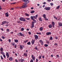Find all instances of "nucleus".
Returning a JSON list of instances; mask_svg holds the SVG:
<instances>
[{"instance_id": "obj_49", "label": "nucleus", "mask_w": 62, "mask_h": 62, "mask_svg": "<svg viewBox=\"0 0 62 62\" xmlns=\"http://www.w3.org/2000/svg\"><path fill=\"white\" fill-rule=\"evenodd\" d=\"M55 38L56 39H58V37H55Z\"/></svg>"}, {"instance_id": "obj_19", "label": "nucleus", "mask_w": 62, "mask_h": 62, "mask_svg": "<svg viewBox=\"0 0 62 62\" xmlns=\"http://www.w3.org/2000/svg\"><path fill=\"white\" fill-rule=\"evenodd\" d=\"M23 55L24 56H26V57L27 56V54L26 53H24L23 54Z\"/></svg>"}, {"instance_id": "obj_21", "label": "nucleus", "mask_w": 62, "mask_h": 62, "mask_svg": "<svg viewBox=\"0 0 62 62\" xmlns=\"http://www.w3.org/2000/svg\"><path fill=\"white\" fill-rule=\"evenodd\" d=\"M15 44V43L14 42H12V43H11V45H12V46H14Z\"/></svg>"}, {"instance_id": "obj_52", "label": "nucleus", "mask_w": 62, "mask_h": 62, "mask_svg": "<svg viewBox=\"0 0 62 62\" xmlns=\"http://www.w3.org/2000/svg\"><path fill=\"white\" fill-rule=\"evenodd\" d=\"M15 61L16 62H18V60H17L16 59H15Z\"/></svg>"}, {"instance_id": "obj_60", "label": "nucleus", "mask_w": 62, "mask_h": 62, "mask_svg": "<svg viewBox=\"0 0 62 62\" xmlns=\"http://www.w3.org/2000/svg\"><path fill=\"white\" fill-rule=\"evenodd\" d=\"M36 62H38V60L37 59L36 60Z\"/></svg>"}, {"instance_id": "obj_4", "label": "nucleus", "mask_w": 62, "mask_h": 62, "mask_svg": "<svg viewBox=\"0 0 62 62\" xmlns=\"http://www.w3.org/2000/svg\"><path fill=\"white\" fill-rule=\"evenodd\" d=\"M44 9L46 10H50L51 8L50 7H46L44 8Z\"/></svg>"}, {"instance_id": "obj_53", "label": "nucleus", "mask_w": 62, "mask_h": 62, "mask_svg": "<svg viewBox=\"0 0 62 62\" xmlns=\"http://www.w3.org/2000/svg\"><path fill=\"white\" fill-rule=\"evenodd\" d=\"M8 41L10 43V42H11V40L10 39H9L8 40Z\"/></svg>"}, {"instance_id": "obj_34", "label": "nucleus", "mask_w": 62, "mask_h": 62, "mask_svg": "<svg viewBox=\"0 0 62 62\" xmlns=\"http://www.w3.org/2000/svg\"><path fill=\"white\" fill-rule=\"evenodd\" d=\"M25 19H26V20H30V18H25Z\"/></svg>"}, {"instance_id": "obj_10", "label": "nucleus", "mask_w": 62, "mask_h": 62, "mask_svg": "<svg viewBox=\"0 0 62 62\" xmlns=\"http://www.w3.org/2000/svg\"><path fill=\"white\" fill-rule=\"evenodd\" d=\"M6 55L7 56V58H8V57H9V54L8 52H6Z\"/></svg>"}, {"instance_id": "obj_22", "label": "nucleus", "mask_w": 62, "mask_h": 62, "mask_svg": "<svg viewBox=\"0 0 62 62\" xmlns=\"http://www.w3.org/2000/svg\"><path fill=\"white\" fill-rule=\"evenodd\" d=\"M5 14L6 17L8 16V13H5Z\"/></svg>"}, {"instance_id": "obj_7", "label": "nucleus", "mask_w": 62, "mask_h": 62, "mask_svg": "<svg viewBox=\"0 0 62 62\" xmlns=\"http://www.w3.org/2000/svg\"><path fill=\"white\" fill-rule=\"evenodd\" d=\"M31 57L32 60H33L34 61H35V59H36V57H34V55H31Z\"/></svg>"}, {"instance_id": "obj_23", "label": "nucleus", "mask_w": 62, "mask_h": 62, "mask_svg": "<svg viewBox=\"0 0 62 62\" xmlns=\"http://www.w3.org/2000/svg\"><path fill=\"white\" fill-rule=\"evenodd\" d=\"M14 41L16 43H17V42H18V40L17 39L15 40Z\"/></svg>"}, {"instance_id": "obj_2", "label": "nucleus", "mask_w": 62, "mask_h": 62, "mask_svg": "<svg viewBox=\"0 0 62 62\" xmlns=\"http://www.w3.org/2000/svg\"><path fill=\"white\" fill-rule=\"evenodd\" d=\"M19 20L21 21H23V22H25L26 20L23 17H21L19 18Z\"/></svg>"}, {"instance_id": "obj_15", "label": "nucleus", "mask_w": 62, "mask_h": 62, "mask_svg": "<svg viewBox=\"0 0 62 62\" xmlns=\"http://www.w3.org/2000/svg\"><path fill=\"white\" fill-rule=\"evenodd\" d=\"M24 61V59L21 58V59H20V62H23Z\"/></svg>"}, {"instance_id": "obj_36", "label": "nucleus", "mask_w": 62, "mask_h": 62, "mask_svg": "<svg viewBox=\"0 0 62 62\" xmlns=\"http://www.w3.org/2000/svg\"><path fill=\"white\" fill-rule=\"evenodd\" d=\"M24 43H26V42H28V40H26L25 41H24Z\"/></svg>"}, {"instance_id": "obj_31", "label": "nucleus", "mask_w": 62, "mask_h": 62, "mask_svg": "<svg viewBox=\"0 0 62 62\" xmlns=\"http://www.w3.org/2000/svg\"><path fill=\"white\" fill-rule=\"evenodd\" d=\"M35 12V11H32L31 12V13H34Z\"/></svg>"}, {"instance_id": "obj_9", "label": "nucleus", "mask_w": 62, "mask_h": 62, "mask_svg": "<svg viewBox=\"0 0 62 62\" xmlns=\"http://www.w3.org/2000/svg\"><path fill=\"white\" fill-rule=\"evenodd\" d=\"M34 22H32V24H31V28H33L34 27Z\"/></svg>"}, {"instance_id": "obj_37", "label": "nucleus", "mask_w": 62, "mask_h": 62, "mask_svg": "<svg viewBox=\"0 0 62 62\" xmlns=\"http://www.w3.org/2000/svg\"><path fill=\"white\" fill-rule=\"evenodd\" d=\"M0 51H3V48L2 47H1L0 49Z\"/></svg>"}, {"instance_id": "obj_20", "label": "nucleus", "mask_w": 62, "mask_h": 62, "mask_svg": "<svg viewBox=\"0 0 62 62\" xmlns=\"http://www.w3.org/2000/svg\"><path fill=\"white\" fill-rule=\"evenodd\" d=\"M26 7V6L24 5H23V6H22L21 8H24Z\"/></svg>"}, {"instance_id": "obj_18", "label": "nucleus", "mask_w": 62, "mask_h": 62, "mask_svg": "<svg viewBox=\"0 0 62 62\" xmlns=\"http://www.w3.org/2000/svg\"><path fill=\"white\" fill-rule=\"evenodd\" d=\"M58 25L59 26H62V23H59Z\"/></svg>"}, {"instance_id": "obj_41", "label": "nucleus", "mask_w": 62, "mask_h": 62, "mask_svg": "<svg viewBox=\"0 0 62 62\" xmlns=\"http://www.w3.org/2000/svg\"><path fill=\"white\" fill-rule=\"evenodd\" d=\"M3 55L4 58H6V55H5V54H3Z\"/></svg>"}, {"instance_id": "obj_14", "label": "nucleus", "mask_w": 62, "mask_h": 62, "mask_svg": "<svg viewBox=\"0 0 62 62\" xmlns=\"http://www.w3.org/2000/svg\"><path fill=\"white\" fill-rule=\"evenodd\" d=\"M31 42L32 44H33L34 43V42H35V40H34V39L32 40Z\"/></svg>"}, {"instance_id": "obj_46", "label": "nucleus", "mask_w": 62, "mask_h": 62, "mask_svg": "<svg viewBox=\"0 0 62 62\" xmlns=\"http://www.w3.org/2000/svg\"><path fill=\"white\" fill-rule=\"evenodd\" d=\"M31 18L32 20H33L34 17H33V16H31Z\"/></svg>"}, {"instance_id": "obj_12", "label": "nucleus", "mask_w": 62, "mask_h": 62, "mask_svg": "<svg viewBox=\"0 0 62 62\" xmlns=\"http://www.w3.org/2000/svg\"><path fill=\"white\" fill-rule=\"evenodd\" d=\"M51 32H48L46 33V34L47 36H49L50 35H51Z\"/></svg>"}, {"instance_id": "obj_29", "label": "nucleus", "mask_w": 62, "mask_h": 62, "mask_svg": "<svg viewBox=\"0 0 62 62\" xmlns=\"http://www.w3.org/2000/svg\"><path fill=\"white\" fill-rule=\"evenodd\" d=\"M24 30V28H21V31H23Z\"/></svg>"}, {"instance_id": "obj_54", "label": "nucleus", "mask_w": 62, "mask_h": 62, "mask_svg": "<svg viewBox=\"0 0 62 62\" xmlns=\"http://www.w3.org/2000/svg\"><path fill=\"white\" fill-rule=\"evenodd\" d=\"M45 19V20H47V21H48V19L47 18H46Z\"/></svg>"}, {"instance_id": "obj_64", "label": "nucleus", "mask_w": 62, "mask_h": 62, "mask_svg": "<svg viewBox=\"0 0 62 62\" xmlns=\"http://www.w3.org/2000/svg\"><path fill=\"white\" fill-rule=\"evenodd\" d=\"M8 24H6L5 25V26H8Z\"/></svg>"}, {"instance_id": "obj_62", "label": "nucleus", "mask_w": 62, "mask_h": 62, "mask_svg": "<svg viewBox=\"0 0 62 62\" xmlns=\"http://www.w3.org/2000/svg\"><path fill=\"white\" fill-rule=\"evenodd\" d=\"M1 30H2V31H4V30L3 29V28H1Z\"/></svg>"}, {"instance_id": "obj_8", "label": "nucleus", "mask_w": 62, "mask_h": 62, "mask_svg": "<svg viewBox=\"0 0 62 62\" xmlns=\"http://www.w3.org/2000/svg\"><path fill=\"white\" fill-rule=\"evenodd\" d=\"M39 42L41 43L42 45H43V42L42 40H39Z\"/></svg>"}, {"instance_id": "obj_56", "label": "nucleus", "mask_w": 62, "mask_h": 62, "mask_svg": "<svg viewBox=\"0 0 62 62\" xmlns=\"http://www.w3.org/2000/svg\"><path fill=\"white\" fill-rule=\"evenodd\" d=\"M2 1L3 2H5L6 1V0H2Z\"/></svg>"}, {"instance_id": "obj_32", "label": "nucleus", "mask_w": 62, "mask_h": 62, "mask_svg": "<svg viewBox=\"0 0 62 62\" xmlns=\"http://www.w3.org/2000/svg\"><path fill=\"white\" fill-rule=\"evenodd\" d=\"M49 39L50 40H52L53 39V37H50Z\"/></svg>"}, {"instance_id": "obj_33", "label": "nucleus", "mask_w": 62, "mask_h": 62, "mask_svg": "<svg viewBox=\"0 0 62 62\" xmlns=\"http://www.w3.org/2000/svg\"><path fill=\"white\" fill-rule=\"evenodd\" d=\"M59 8H60V6H58L57 7V9H58Z\"/></svg>"}, {"instance_id": "obj_28", "label": "nucleus", "mask_w": 62, "mask_h": 62, "mask_svg": "<svg viewBox=\"0 0 62 62\" xmlns=\"http://www.w3.org/2000/svg\"><path fill=\"white\" fill-rule=\"evenodd\" d=\"M27 45H30L31 44V43H30V42L29 41L27 43Z\"/></svg>"}, {"instance_id": "obj_42", "label": "nucleus", "mask_w": 62, "mask_h": 62, "mask_svg": "<svg viewBox=\"0 0 62 62\" xmlns=\"http://www.w3.org/2000/svg\"><path fill=\"white\" fill-rule=\"evenodd\" d=\"M54 19H55L56 20H57V18H56V16H54Z\"/></svg>"}, {"instance_id": "obj_51", "label": "nucleus", "mask_w": 62, "mask_h": 62, "mask_svg": "<svg viewBox=\"0 0 62 62\" xmlns=\"http://www.w3.org/2000/svg\"><path fill=\"white\" fill-rule=\"evenodd\" d=\"M7 32H9V29H7Z\"/></svg>"}, {"instance_id": "obj_57", "label": "nucleus", "mask_w": 62, "mask_h": 62, "mask_svg": "<svg viewBox=\"0 0 62 62\" xmlns=\"http://www.w3.org/2000/svg\"><path fill=\"white\" fill-rule=\"evenodd\" d=\"M33 21H34V22H36V20H35V19H33Z\"/></svg>"}, {"instance_id": "obj_43", "label": "nucleus", "mask_w": 62, "mask_h": 62, "mask_svg": "<svg viewBox=\"0 0 62 62\" xmlns=\"http://www.w3.org/2000/svg\"><path fill=\"white\" fill-rule=\"evenodd\" d=\"M1 56V60H3V57L2 56Z\"/></svg>"}, {"instance_id": "obj_27", "label": "nucleus", "mask_w": 62, "mask_h": 62, "mask_svg": "<svg viewBox=\"0 0 62 62\" xmlns=\"http://www.w3.org/2000/svg\"><path fill=\"white\" fill-rule=\"evenodd\" d=\"M17 23H22L20 21H17Z\"/></svg>"}, {"instance_id": "obj_13", "label": "nucleus", "mask_w": 62, "mask_h": 62, "mask_svg": "<svg viewBox=\"0 0 62 62\" xmlns=\"http://www.w3.org/2000/svg\"><path fill=\"white\" fill-rule=\"evenodd\" d=\"M9 59L10 61H12L13 60V58L12 57H11L9 58Z\"/></svg>"}, {"instance_id": "obj_30", "label": "nucleus", "mask_w": 62, "mask_h": 62, "mask_svg": "<svg viewBox=\"0 0 62 62\" xmlns=\"http://www.w3.org/2000/svg\"><path fill=\"white\" fill-rule=\"evenodd\" d=\"M44 46L45 47H48V45L47 44H45L44 45Z\"/></svg>"}, {"instance_id": "obj_17", "label": "nucleus", "mask_w": 62, "mask_h": 62, "mask_svg": "<svg viewBox=\"0 0 62 62\" xmlns=\"http://www.w3.org/2000/svg\"><path fill=\"white\" fill-rule=\"evenodd\" d=\"M52 25L51 24L49 25H48V27H49V28H52V27H53V26H52Z\"/></svg>"}, {"instance_id": "obj_59", "label": "nucleus", "mask_w": 62, "mask_h": 62, "mask_svg": "<svg viewBox=\"0 0 62 62\" xmlns=\"http://www.w3.org/2000/svg\"><path fill=\"white\" fill-rule=\"evenodd\" d=\"M16 2H13V3H12V4H16Z\"/></svg>"}, {"instance_id": "obj_1", "label": "nucleus", "mask_w": 62, "mask_h": 62, "mask_svg": "<svg viewBox=\"0 0 62 62\" xmlns=\"http://www.w3.org/2000/svg\"><path fill=\"white\" fill-rule=\"evenodd\" d=\"M24 2H26V3H24L23 4V5L24 6H26V5H27V3H29V1H28V0H22Z\"/></svg>"}, {"instance_id": "obj_26", "label": "nucleus", "mask_w": 62, "mask_h": 62, "mask_svg": "<svg viewBox=\"0 0 62 62\" xmlns=\"http://www.w3.org/2000/svg\"><path fill=\"white\" fill-rule=\"evenodd\" d=\"M25 16H27L28 17L29 16V14H27L26 13H25Z\"/></svg>"}, {"instance_id": "obj_6", "label": "nucleus", "mask_w": 62, "mask_h": 62, "mask_svg": "<svg viewBox=\"0 0 62 62\" xmlns=\"http://www.w3.org/2000/svg\"><path fill=\"white\" fill-rule=\"evenodd\" d=\"M51 23L53 27L54 28V25H55V23H54V21H52Z\"/></svg>"}, {"instance_id": "obj_25", "label": "nucleus", "mask_w": 62, "mask_h": 62, "mask_svg": "<svg viewBox=\"0 0 62 62\" xmlns=\"http://www.w3.org/2000/svg\"><path fill=\"white\" fill-rule=\"evenodd\" d=\"M43 17L44 18H46V15L44 14L43 15Z\"/></svg>"}, {"instance_id": "obj_44", "label": "nucleus", "mask_w": 62, "mask_h": 62, "mask_svg": "<svg viewBox=\"0 0 62 62\" xmlns=\"http://www.w3.org/2000/svg\"><path fill=\"white\" fill-rule=\"evenodd\" d=\"M42 57V56L41 55H40L39 56V59H41V58Z\"/></svg>"}, {"instance_id": "obj_5", "label": "nucleus", "mask_w": 62, "mask_h": 62, "mask_svg": "<svg viewBox=\"0 0 62 62\" xmlns=\"http://www.w3.org/2000/svg\"><path fill=\"white\" fill-rule=\"evenodd\" d=\"M7 22V21H3L2 23V24H6V23H7V24H8V23H9L8 22Z\"/></svg>"}, {"instance_id": "obj_58", "label": "nucleus", "mask_w": 62, "mask_h": 62, "mask_svg": "<svg viewBox=\"0 0 62 62\" xmlns=\"http://www.w3.org/2000/svg\"><path fill=\"white\" fill-rule=\"evenodd\" d=\"M45 5H43L42 6L43 8H44V7H45Z\"/></svg>"}, {"instance_id": "obj_63", "label": "nucleus", "mask_w": 62, "mask_h": 62, "mask_svg": "<svg viewBox=\"0 0 62 62\" xmlns=\"http://www.w3.org/2000/svg\"><path fill=\"white\" fill-rule=\"evenodd\" d=\"M57 56L58 57V58H59V55H57Z\"/></svg>"}, {"instance_id": "obj_3", "label": "nucleus", "mask_w": 62, "mask_h": 62, "mask_svg": "<svg viewBox=\"0 0 62 62\" xmlns=\"http://www.w3.org/2000/svg\"><path fill=\"white\" fill-rule=\"evenodd\" d=\"M24 46L23 45H19V48L20 49H23V47H24Z\"/></svg>"}, {"instance_id": "obj_35", "label": "nucleus", "mask_w": 62, "mask_h": 62, "mask_svg": "<svg viewBox=\"0 0 62 62\" xmlns=\"http://www.w3.org/2000/svg\"><path fill=\"white\" fill-rule=\"evenodd\" d=\"M0 54H2V55L4 54V53L3 52V51H1V52H0Z\"/></svg>"}, {"instance_id": "obj_39", "label": "nucleus", "mask_w": 62, "mask_h": 62, "mask_svg": "<svg viewBox=\"0 0 62 62\" xmlns=\"http://www.w3.org/2000/svg\"><path fill=\"white\" fill-rule=\"evenodd\" d=\"M34 49L35 50H38V48H37V46L35 47V48H34Z\"/></svg>"}, {"instance_id": "obj_45", "label": "nucleus", "mask_w": 62, "mask_h": 62, "mask_svg": "<svg viewBox=\"0 0 62 62\" xmlns=\"http://www.w3.org/2000/svg\"><path fill=\"white\" fill-rule=\"evenodd\" d=\"M50 4L51 5V6H53L54 5V4L53 3H50Z\"/></svg>"}, {"instance_id": "obj_50", "label": "nucleus", "mask_w": 62, "mask_h": 62, "mask_svg": "<svg viewBox=\"0 0 62 62\" xmlns=\"http://www.w3.org/2000/svg\"><path fill=\"white\" fill-rule=\"evenodd\" d=\"M28 33L29 34V35H31V32L29 31L28 32Z\"/></svg>"}, {"instance_id": "obj_38", "label": "nucleus", "mask_w": 62, "mask_h": 62, "mask_svg": "<svg viewBox=\"0 0 62 62\" xmlns=\"http://www.w3.org/2000/svg\"><path fill=\"white\" fill-rule=\"evenodd\" d=\"M1 38H2V39H5V37H4L3 36H1Z\"/></svg>"}, {"instance_id": "obj_24", "label": "nucleus", "mask_w": 62, "mask_h": 62, "mask_svg": "<svg viewBox=\"0 0 62 62\" xmlns=\"http://www.w3.org/2000/svg\"><path fill=\"white\" fill-rule=\"evenodd\" d=\"M39 30L41 31H42L43 30V28L42 27H41L39 29Z\"/></svg>"}, {"instance_id": "obj_16", "label": "nucleus", "mask_w": 62, "mask_h": 62, "mask_svg": "<svg viewBox=\"0 0 62 62\" xmlns=\"http://www.w3.org/2000/svg\"><path fill=\"white\" fill-rule=\"evenodd\" d=\"M19 34L20 35V36H22V37H23L24 36V35H23L21 32H20L19 33Z\"/></svg>"}, {"instance_id": "obj_61", "label": "nucleus", "mask_w": 62, "mask_h": 62, "mask_svg": "<svg viewBox=\"0 0 62 62\" xmlns=\"http://www.w3.org/2000/svg\"><path fill=\"white\" fill-rule=\"evenodd\" d=\"M16 47H17V45H15V48H16Z\"/></svg>"}, {"instance_id": "obj_48", "label": "nucleus", "mask_w": 62, "mask_h": 62, "mask_svg": "<svg viewBox=\"0 0 62 62\" xmlns=\"http://www.w3.org/2000/svg\"><path fill=\"white\" fill-rule=\"evenodd\" d=\"M30 62H33V59H31V60L30 61Z\"/></svg>"}, {"instance_id": "obj_47", "label": "nucleus", "mask_w": 62, "mask_h": 62, "mask_svg": "<svg viewBox=\"0 0 62 62\" xmlns=\"http://www.w3.org/2000/svg\"><path fill=\"white\" fill-rule=\"evenodd\" d=\"M33 18L35 19H37V18H36V16H33Z\"/></svg>"}, {"instance_id": "obj_55", "label": "nucleus", "mask_w": 62, "mask_h": 62, "mask_svg": "<svg viewBox=\"0 0 62 62\" xmlns=\"http://www.w3.org/2000/svg\"><path fill=\"white\" fill-rule=\"evenodd\" d=\"M18 61H19V62H21V60L20 59H18Z\"/></svg>"}, {"instance_id": "obj_11", "label": "nucleus", "mask_w": 62, "mask_h": 62, "mask_svg": "<svg viewBox=\"0 0 62 62\" xmlns=\"http://www.w3.org/2000/svg\"><path fill=\"white\" fill-rule=\"evenodd\" d=\"M34 36L35 38V39L37 40L38 39V37H38V35H35Z\"/></svg>"}, {"instance_id": "obj_40", "label": "nucleus", "mask_w": 62, "mask_h": 62, "mask_svg": "<svg viewBox=\"0 0 62 62\" xmlns=\"http://www.w3.org/2000/svg\"><path fill=\"white\" fill-rule=\"evenodd\" d=\"M39 20L40 21H42V20L41 19V17L39 18Z\"/></svg>"}]
</instances>
